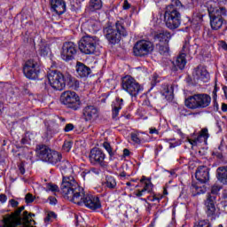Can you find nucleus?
<instances>
[{
    "label": "nucleus",
    "instance_id": "nucleus-3",
    "mask_svg": "<svg viewBox=\"0 0 227 227\" xmlns=\"http://www.w3.org/2000/svg\"><path fill=\"white\" fill-rule=\"evenodd\" d=\"M106 40L112 44L118 43L121 40V36H127V30L123 27V22L117 21L115 28L108 26L104 28Z\"/></svg>",
    "mask_w": 227,
    "mask_h": 227
},
{
    "label": "nucleus",
    "instance_id": "nucleus-31",
    "mask_svg": "<svg viewBox=\"0 0 227 227\" xmlns=\"http://www.w3.org/2000/svg\"><path fill=\"white\" fill-rule=\"evenodd\" d=\"M61 161V153L56 152V151H51L50 154V158H48L49 164H58V162Z\"/></svg>",
    "mask_w": 227,
    "mask_h": 227
},
{
    "label": "nucleus",
    "instance_id": "nucleus-55",
    "mask_svg": "<svg viewBox=\"0 0 227 227\" xmlns=\"http://www.w3.org/2000/svg\"><path fill=\"white\" fill-rule=\"evenodd\" d=\"M222 111H223V113H227V104L226 103L222 104Z\"/></svg>",
    "mask_w": 227,
    "mask_h": 227
},
{
    "label": "nucleus",
    "instance_id": "nucleus-13",
    "mask_svg": "<svg viewBox=\"0 0 227 227\" xmlns=\"http://www.w3.org/2000/svg\"><path fill=\"white\" fill-rule=\"evenodd\" d=\"M89 160L92 166H99L100 168H106V166H107L106 163V153L97 147L90 150Z\"/></svg>",
    "mask_w": 227,
    "mask_h": 227
},
{
    "label": "nucleus",
    "instance_id": "nucleus-41",
    "mask_svg": "<svg viewBox=\"0 0 227 227\" xmlns=\"http://www.w3.org/2000/svg\"><path fill=\"white\" fill-rule=\"evenodd\" d=\"M103 147L106 150L109 155H113V149L111 148V144H109V142H104Z\"/></svg>",
    "mask_w": 227,
    "mask_h": 227
},
{
    "label": "nucleus",
    "instance_id": "nucleus-59",
    "mask_svg": "<svg viewBox=\"0 0 227 227\" xmlns=\"http://www.w3.org/2000/svg\"><path fill=\"white\" fill-rule=\"evenodd\" d=\"M217 159H223V153H216Z\"/></svg>",
    "mask_w": 227,
    "mask_h": 227
},
{
    "label": "nucleus",
    "instance_id": "nucleus-8",
    "mask_svg": "<svg viewBox=\"0 0 227 227\" xmlns=\"http://www.w3.org/2000/svg\"><path fill=\"white\" fill-rule=\"evenodd\" d=\"M60 102L68 109H73V111H77L81 109V98L75 91L66 90L60 96Z\"/></svg>",
    "mask_w": 227,
    "mask_h": 227
},
{
    "label": "nucleus",
    "instance_id": "nucleus-47",
    "mask_svg": "<svg viewBox=\"0 0 227 227\" xmlns=\"http://www.w3.org/2000/svg\"><path fill=\"white\" fill-rule=\"evenodd\" d=\"M40 54L41 56H47V54H49V48L47 47H41L40 49Z\"/></svg>",
    "mask_w": 227,
    "mask_h": 227
},
{
    "label": "nucleus",
    "instance_id": "nucleus-5",
    "mask_svg": "<svg viewBox=\"0 0 227 227\" xmlns=\"http://www.w3.org/2000/svg\"><path fill=\"white\" fill-rule=\"evenodd\" d=\"M100 45V39L95 35H83L79 42V50L83 54H95L97 47Z\"/></svg>",
    "mask_w": 227,
    "mask_h": 227
},
{
    "label": "nucleus",
    "instance_id": "nucleus-38",
    "mask_svg": "<svg viewBox=\"0 0 227 227\" xmlns=\"http://www.w3.org/2000/svg\"><path fill=\"white\" fill-rule=\"evenodd\" d=\"M56 217H58L56 213L51 211V212H48L46 217L44 218V221L45 223H51V221H52L53 219H56Z\"/></svg>",
    "mask_w": 227,
    "mask_h": 227
},
{
    "label": "nucleus",
    "instance_id": "nucleus-15",
    "mask_svg": "<svg viewBox=\"0 0 227 227\" xmlns=\"http://www.w3.org/2000/svg\"><path fill=\"white\" fill-rule=\"evenodd\" d=\"M137 187H141L140 189H137ZM136 190L134 192V195L137 196V198H141L142 196H145V194H150L153 192V184H152V181L150 179H147L146 176H143L140 179V183L136 186Z\"/></svg>",
    "mask_w": 227,
    "mask_h": 227
},
{
    "label": "nucleus",
    "instance_id": "nucleus-62",
    "mask_svg": "<svg viewBox=\"0 0 227 227\" xmlns=\"http://www.w3.org/2000/svg\"><path fill=\"white\" fill-rule=\"evenodd\" d=\"M163 196H168V190L166 188L163 190Z\"/></svg>",
    "mask_w": 227,
    "mask_h": 227
},
{
    "label": "nucleus",
    "instance_id": "nucleus-20",
    "mask_svg": "<svg viewBox=\"0 0 227 227\" xmlns=\"http://www.w3.org/2000/svg\"><path fill=\"white\" fill-rule=\"evenodd\" d=\"M195 178L198 182H200V184H207V182L210 180V170L207 166L199 167L195 172Z\"/></svg>",
    "mask_w": 227,
    "mask_h": 227
},
{
    "label": "nucleus",
    "instance_id": "nucleus-11",
    "mask_svg": "<svg viewBox=\"0 0 227 227\" xmlns=\"http://www.w3.org/2000/svg\"><path fill=\"white\" fill-rule=\"evenodd\" d=\"M23 74L27 79L35 81L40 75V67L35 59H28L23 67Z\"/></svg>",
    "mask_w": 227,
    "mask_h": 227
},
{
    "label": "nucleus",
    "instance_id": "nucleus-43",
    "mask_svg": "<svg viewBox=\"0 0 227 227\" xmlns=\"http://www.w3.org/2000/svg\"><path fill=\"white\" fill-rule=\"evenodd\" d=\"M149 201H157L158 203L162 200V195H153L148 197Z\"/></svg>",
    "mask_w": 227,
    "mask_h": 227
},
{
    "label": "nucleus",
    "instance_id": "nucleus-34",
    "mask_svg": "<svg viewBox=\"0 0 227 227\" xmlns=\"http://www.w3.org/2000/svg\"><path fill=\"white\" fill-rule=\"evenodd\" d=\"M167 8H170L171 10H180V8H184V4L180 0H171V4L167 6Z\"/></svg>",
    "mask_w": 227,
    "mask_h": 227
},
{
    "label": "nucleus",
    "instance_id": "nucleus-63",
    "mask_svg": "<svg viewBox=\"0 0 227 227\" xmlns=\"http://www.w3.org/2000/svg\"><path fill=\"white\" fill-rule=\"evenodd\" d=\"M148 207H147V211L150 212V208H152V205L150 203H147Z\"/></svg>",
    "mask_w": 227,
    "mask_h": 227
},
{
    "label": "nucleus",
    "instance_id": "nucleus-22",
    "mask_svg": "<svg viewBox=\"0 0 227 227\" xmlns=\"http://www.w3.org/2000/svg\"><path fill=\"white\" fill-rule=\"evenodd\" d=\"M36 152L39 159H41L43 162H47L51 157L52 150H51V148H49L47 145H37Z\"/></svg>",
    "mask_w": 227,
    "mask_h": 227
},
{
    "label": "nucleus",
    "instance_id": "nucleus-52",
    "mask_svg": "<svg viewBox=\"0 0 227 227\" xmlns=\"http://www.w3.org/2000/svg\"><path fill=\"white\" fill-rule=\"evenodd\" d=\"M50 205H56L58 200L55 197H49Z\"/></svg>",
    "mask_w": 227,
    "mask_h": 227
},
{
    "label": "nucleus",
    "instance_id": "nucleus-36",
    "mask_svg": "<svg viewBox=\"0 0 227 227\" xmlns=\"http://www.w3.org/2000/svg\"><path fill=\"white\" fill-rule=\"evenodd\" d=\"M131 141L137 145H141V143H143V139L139 137V133H131Z\"/></svg>",
    "mask_w": 227,
    "mask_h": 227
},
{
    "label": "nucleus",
    "instance_id": "nucleus-6",
    "mask_svg": "<svg viewBox=\"0 0 227 227\" xmlns=\"http://www.w3.org/2000/svg\"><path fill=\"white\" fill-rule=\"evenodd\" d=\"M164 22L168 29H177L182 24V15L176 9L166 7L164 13Z\"/></svg>",
    "mask_w": 227,
    "mask_h": 227
},
{
    "label": "nucleus",
    "instance_id": "nucleus-26",
    "mask_svg": "<svg viewBox=\"0 0 227 227\" xmlns=\"http://www.w3.org/2000/svg\"><path fill=\"white\" fill-rule=\"evenodd\" d=\"M76 73L79 77L84 79L91 74V68L84 65L83 63L77 62L76 64Z\"/></svg>",
    "mask_w": 227,
    "mask_h": 227
},
{
    "label": "nucleus",
    "instance_id": "nucleus-23",
    "mask_svg": "<svg viewBox=\"0 0 227 227\" xmlns=\"http://www.w3.org/2000/svg\"><path fill=\"white\" fill-rule=\"evenodd\" d=\"M51 6L57 15H63L67 12V4L63 0H51Z\"/></svg>",
    "mask_w": 227,
    "mask_h": 227
},
{
    "label": "nucleus",
    "instance_id": "nucleus-57",
    "mask_svg": "<svg viewBox=\"0 0 227 227\" xmlns=\"http://www.w3.org/2000/svg\"><path fill=\"white\" fill-rule=\"evenodd\" d=\"M223 91L224 97L227 100V86L226 85L223 86Z\"/></svg>",
    "mask_w": 227,
    "mask_h": 227
},
{
    "label": "nucleus",
    "instance_id": "nucleus-33",
    "mask_svg": "<svg viewBox=\"0 0 227 227\" xmlns=\"http://www.w3.org/2000/svg\"><path fill=\"white\" fill-rule=\"evenodd\" d=\"M163 95L168 98H173V85H167L165 88H163Z\"/></svg>",
    "mask_w": 227,
    "mask_h": 227
},
{
    "label": "nucleus",
    "instance_id": "nucleus-61",
    "mask_svg": "<svg viewBox=\"0 0 227 227\" xmlns=\"http://www.w3.org/2000/svg\"><path fill=\"white\" fill-rule=\"evenodd\" d=\"M26 143H27V139L22 138L21 139V145H26Z\"/></svg>",
    "mask_w": 227,
    "mask_h": 227
},
{
    "label": "nucleus",
    "instance_id": "nucleus-29",
    "mask_svg": "<svg viewBox=\"0 0 227 227\" xmlns=\"http://www.w3.org/2000/svg\"><path fill=\"white\" fill-rule=\"evenodd\" d=\"M191 191L193 196H198V194H205V192H207V188L200 184V183L192 182Z\"/></svg>",
    "mask_w": 227,
    "mask_h": 227
},
{
    "label": "nucleus",
    "instance_id": "nucleus-46",
    "mask_svg": "<svg viewBox=\"0 0 227 227\" xmlns=\"http://www.w3.org/2000/svg\"><path fill=\"white\" fill-rule=\"evenodd\" d=\"M74 124L68 123L66 125V127L64 129V132H70V131L74 130Z\"/></svg>",
    "mask_w": 227,
    "mask_h": 227
},
{
    "label": "nucleus",
    "instance_id": "nucleus-18",
    "mask_svg": "<svg viewBox=\"0 0 227 227\" xmlns=\"http://www.w3.org/2000/svg\"><path fill=\"white\" fill-rule=\"evenodd\" d=\"M193 79L195 81H201L202 82H208L210 81V74L207 70V67L199 66L193 71Z\"/></svg>",
    "mask_w": 227,
    "mask_h": 227
},
{
    "label": "nucleus",
    "instance_id": "nucleus-56",
    "mask_svg": "<svg viewBox=\"0 0 227 227\" xmlns=\"http://www.w3.org/2000/svg\"><path fill=\"white\" fill-rule=\"evenodd\" d=\"M123 155H125V157H129L130 155V151L129 149H124Z\"/></svg>",
    "mask_w": 227,
    "mask_h": 227
},
{
    "label": "nucleus",
    "instance_id": "nucleus-32",
    "mask_svg": "<svg viewBox=\"0 0 227 227\" xmlns=\"http://www.w3.org/2000/svg\"><path fill=\"white\" fill-rule=\"evenodd\" d=\"M105 187H106V189H112V190L116 189L117 187L116 179L112 176H106V181H105Z\"/></svg>",
    "mask_w": 227,
    "mask_h": 227
},
{
    "label": "nucleus",
    "instance_id": "nucleus-45",
    "mask_svg": "<svg viewBox=\"0 0 227 227\" xmlns=\"http://www.w3.org/2000/svg\"><path fill=\"white\" fill-rule=\"evenodd\" d=\"M219 191H221V186L217 184H214L211 188L212 194H218Z\"/></svg>",
    "mask_w": 227,
    "mask_h": 227
},
{
    "label": "nucleus",
    "instance_id": "nucleus-50",
    "mask_svg": "<svg viewBox=\"0 0 227 227\" xmlns=\"http://www.w3.org/2000/svg\"><path fill=\"white\" fill-rule=\"evenodd\" d=\"M122 8L123 10H130V3H129V0H124Z\"/></svg>",
    "mask_w": 227,
    "mask_h": 227
},
{
    "label": "nucleus",
    "instance_id": "nucleus-4",
    "mask_svg": "<svg viewBox=\"0 0 227 227\" xmlns=\"http://www.w3.org/2000/svg\"><path fill=\"white\" fill-rule=\"evenodd\" d=\"M212 102V98L207 94H195L188 97L184 104L188 109H205Z\"/></svg>",
    "mask_w": 227,
    "mask_h": 227
},
{
    "label": "nucleus",
    "instance_id": "nucleus-12",
    "mask_svg": "<svg viewBox=\"0 0 227 227\" xmlns=\"http://www.w3.org/2000/svg\"><path fill=\"white\" fill-rule=\"evenodd\" d=\"M77 55V44L74 42H66L63 43L60 57L64 61H72V59H75V56Z\"/></svg>",
    "mask_w": 227,
    "mask_h": 227
},
{
    "label": "nucleus",
    "instance_id": "nucleus-37",
    "mask_svg": "<svg viewBox=\"0 0 227 227\" xmlns=\"http://www.w3.org/2000/svg\"><path fill=\"white\" fill-rule=\"evenodd\" d=\"M46 191H51V192H59V187L54 184H46Z\"/></svg>",
    "mask_w": 227,
    "mask_h": 227
},
{
    "label": "nucleus",
    "instance_id": "nucleus-27",
    "mask_svg": "<svg viewBox=\"0 0 227 227\" xmlns=\"http://www.w3.org/2000/svg\"><path fill=\"white\" fill-rule=\"evenodd\" d=\"M121 107H123V98H116L112 103V118H118Z\"/></svg>",
    "mask_w": 227,
    "mask_h": 227
},
{
    "label": "nucleus",
    "instance_id": "nucleus-40",
    "mask_svg": "<svg viewBox=\"0 0 227 227\" xmlns=\"http://www.w3.org/2000/svg\"><path fill=\"white\" fill-rule=\"evenodd\" d=\"M194 227H212V224H210V223L207 220H202L200 221L199 223Z\"/></svg>",
    "mask_w": 227,
    "mask_h": 227
},
{
    "label": "nucleus",
    "instance_id": "nucleus-35",
    "mask_svg": "<svg viewBox=\"0 0 227 227\" xmlns=\"http://www.w3.org/2000/svg\"><path fill=\"white\" fill-rule=\"evenodd\" d=\"M90 8L92 11L100 10L102 8V0H90Z\"/></svg>",
    "mask_w": 227,
    "mask_h": 227
},
{
    "label": "nucleus",
    "instance_id": "nucleus-9",
    "mask_svg": "<svg viewBox=\"0 0 227 227\" xmlns=\"http://www.w3.org/2000/svg\"><path fill=\"white\" fill-rule=\"evenodd\" d=\"M121 86L122 90L127 91V93H129L131 97H137L139 92L143 90L139 82H137V81H136V79L130 75L122 77Z\"/></svg>",
    "mask_w": 227,
    "mask_h": 227
},
{
    "label": "nucleus",
    "instance_id": "nucleus-54",
    "mask_svg": "<svg viewBox=\"0 0 227 227\" xmlns=\"http://www.w3.org/2000/svg\"><path fill=\"white\" fill-rule=\"evenodd\" d=\"M220 43H221L222 49H223V51H227V43H226V42L221 41Z\"/></svg>",
    "mask_w": 227,
    "mask_h": 227
},
{
    "label": "nucleus",
    "instance_id": "nucleus-14",
    "mask_svg": "<svg viewBox=\"0 0 227 227\" xmlns=\"http://www.w3.org/2000/svg\"><path fill=\"white\" fill-rule=\"evenodd\" d=\"M189 43H184L183 46V52H181L174 61H172V70L177 72V70H184L187 65L186 56L189 54Z\"/></svg>",
    "mask_w": 227,
    "mask_h": 227
},
{
    "label": "nucleus",
    "instance_id": "nucleus-53",
    "mask_svg": "<svg viewBox=\"0 0 227 227\" xmlns=\"http://www.w3.org/2000/svg\"><path fill=\"white\" fill-rule=\"evenodd\" d=\"M149 134H159V130L155 128H150Z\"/></svg>",
    "mask_w": 227,
    "mask_h": 227
},
{
    "label": "nucleus",
    "instance_id": "nucleus-48",
    "mask_svg": "<svg viewBox=\"0 0 227 227\" xmlns=\"http://www.w3.org/2000/svg\"><path fill=\"white\" fill-rule=\"evenodd\" d=\"M8 201V197L4 193L0 194V203L4 204Z\"/></svg>",
    "mask_w": 227,
    "mask_h": 227
},
{
    "label": "nucleus",
    "instance_id": "nucleus-51",
    "mask_svg": "<svg viewBox=\"0 0 227 227\" xmlns=\"http://www.w3.org/2000/svg\"><path fill=\"white\" fill-rule=\"evenodd\" d=\"M19 170L21 175H24V173H26V168H24V163H20L19 165Z\"/></svg>",
    "mask_w": 227,
    "mask_h": 227
},
{
    "label": "nucleus",
    "instance_id": "nucleus-7",
    "mask_svg": "<svg viewBox=\"0 0 227 227\" xmlns=\"http://www.w3.org/2000/svg\"><path fill=\"white\" fill-rule=\"evenodd\" d=\"M155 49V45L153 42L148 40H139L133 46V54L137 58H146L149 54H152Z\"/></svg>",
    "mask_w": 227,
    "mask_h": 227
},
{
    "label": "nucleus",
    "instance_id": "nucleus-28",
    "mask_svg": "<svg viewBox=\"0 0 227 227\" xmlns=\"http://www.w3.org/2000/svg\"><path fill=\"white\" fill-rule=\"evenodd\" d=\"M216 175L219 182L223 185H227V165L219 167L216 169Z\"/></svg>",
    "mask_w": 227,
    "mask_h": 227
},
{
    "label": "nucleus",
    "instance_id": "nucleus-25",
    "mask_svg": "<svg viewBox=\"0 0 227 227\" xmlns=\"http://www.w3.org/2000/svg\"><path fill=\"white\" fill-rule=\"evenodd\" d=\"M215 196H212L210 194L207 195V200L205 202L206 205V214L208 217H212V215H215Z\"/></svg>",
    "mask_w": 227,
    "mask_h": 227
},
{
    "label": "nucleus",
    "instance_id": "nucleus-19",
    "mask_svg": "<svg viewBox=\"0 0 227 227\" xmlns=\"http://www.w3.org/2000/svg\"><path fill=\"white\" fill-rule=\"evenodd\" d=\"M210 137V134H208V129L203 128L200 132L196 138H188V143L192 145V146H198V145L201 143H205L207 145V141Z\"/></svg>",
    "mask_w": 227,
    "mask_h": 227
},
{
    "label": "nucleus",
    "instance_id": "nucleus-2",
    "mask_svg": "<svg viewBox=\"0 0 227 227\" xmlns=\"http://www.w3.org/2000/svg\"><path fill=\"white\" fill-rule=\"evenodd\" d=\"M59 169L62 173V183L60 185V192L62 196H67L68 192L74 190L79 185V183L74 177V172L72 164L68 160H63L59 163Z\"/></svg>",
    "mask_w": 227,
    "mask_h": 227
},
{
    "label": "nucleus",
    "instance_id": "nucleus-49",
    "mask_svg": "<svg viewBox=\"0 0 227 227\" xmlns=\"http://www.w3.org/2000/svg\"><path fill=\"white\" fill-rule=\"evenodd\" d=\"M9 203H10L11 207H12V208H17V207H19V201L13 200V199L9 200Z\"/></svg>",
    "mask_w": 227,
    "mask_h": 227
},
{
    "label": "nucleus",
    "instance_id": "nucleus-16",
    "mask_svg": "<svg viewBox=\"0 0 227 227\" xmlns=\"http://www.w3.org/2000/svg\"><path fill=\"white\" fill-rule=\"evenodd\" d=\"M224 16H226V13L223 12L209 15L210 26L214 31H218V29H221L226 24V21L223 19Z\"/></svg>",
    "mask_w": 227,
    "mask_h": 227
},
{
    "label": "nucleus",
    "instance_id": "nucleus-24",
    "mask_svg": "<svg viewBox=\"0 0 227 227\" xmlns=\"http://www.w3.org/2000/svg\"><path fill=\"white\" fill-rule=\"evenodd\" d=\"M154 42H159L163 45H168L169 40H171V33L167 30H162L160 32H156L153 36Z\"/></svg>",
    "mask_w": 227,
    "mask_h": 227
},
{
    "label": "nucleus",
    "instance_id": "nucleus-30",
    "mask_svg": "<svg viewBox=\"0 0 227 227\" xmlns=\"http://www.w3.org/2000/svg\"><path fill=\"white\" fill-rule=\"evenodd\" d=\"M66 85L69 86V88H72V90H78L79 88V81H77L74 77H73L70 74L66 75L65 78Z\"/></svg>",
    "mask_w": 227,
    "mask_h": 227
},
{
    "label": "nucleus",
    "instance_id": "nucleus-64",
    "mask_svg": "<svg viewBox=\"0 0 227 227\" xmlns=\"http://www.w3.org/2000/svg\"><path fill=\"white\" fill-rule=\"evenodd\" d=\"M126 185L130 186V185H132V184L130 182H127Z\"/></svg>",
    "mask_w": 227,
    "mask_h": 227
},
{
    "label": "nucleus",
    "instance_id": "nucleus-58",
    "mask_svg": "<svg viewBox=\"0 0 227 227\" xmlns=\"http://www.w3.org/2000/svg\"><path fill=\"white\" fill-rule=\"evenodd\" d=\"M88 173H96V175H98V171H97L95 168H91L90 170L87 171L86 175H88Z\"/></svg>",
    "mask_w": 227,
    "mask_h": 227
},
{
    "label": "nucleus",
    "instance_id": "nucleus-17",
    "mask_svg": "<svg viewBox=\"0 0 227 227\" xmlns=\"http://www.w3.org/2000/svg\"><path fill=\"white\" fill-rule=\"evenodd\" d=\"M82 116L85 121H95L98 118V108L95 106H87L82 109Z\"/></svg>",
    "mask_w": 227,
    "mask_h": 227
},
{
    "label": "nucleus",
    "instance_id": "nucleus-10",
    "mask_svg": "<svg viewBox=\"0 0 227 227\" xmlns=\"http://www.w3.org/2000/svg\"><path fill=\"white\" fill-rule=\"evenodd\" d=\"M65 78L66 76L61 71L53 70L48 73L49 84L57 91H63V89L66 87Z\"/></svg>",
    "mask_w": 227,
    "mask_h": 227
},
{
    "label": "nucleus",
    "instance_id": "nucleus-1",
    "mask_svg": "<svg viewBox=\"0 0 227 227\" xmlns=\"http://www.w3.org/2000/svg\"><path fill=\"white\" fill-rule=\"evenodd\" d=\"M64 198L75 203V205H80V207L84 205V207L90 208V210H98V208H102L100 199L95 195L86 194L84 188L81 187L79 184L73 191L67 193Z\"/></svg>",
    "mask_w": 227,
    "mask_h": 227
},
{
    "label": "nucleus",
    "instance_id": "nucleus-21",
    "mask_svg": "<svg viewBox=\"0 0 227 227\" xmlns=\"http://www.w3.org/2000/svg\"><path fill=\"white\" fill-rule=\"evenodd\" d=\"M208 15H217L218 13H226V8L219 7V2L214 0H208L206 3Z\"/></svg>",
    "mask_w": 227,
    "mask_h": 227
},
{
    "label": "nucleus",
    "instance_id": "nucleus-44",
    "mask_svg": "<svg viewBox=\"0 0 227 227\" xmlns=\"http://www.w3.org/2000/svg\"><path fill=\"white\" fill-rule=\"evenodd\" d=\"M159 51H160V54L164 56V54H168V52H169V47L160 45Z\"/></svg>",
    "mask_w": 227,
    "mask_h": 227
},
{
    "label": "nucleus",
    "instance_id": "nucleus-42",
    "mask_svg": "<svg viewBox=\"0 0 227 227\" xmlns=\"http://www.w3.org/2000/svg\"><path fill=\"white\" fill-rule=\"evenodd\" d=\"M25 201L27 204L33 203V201H35V196H33L31 193H27L25 196Z\"/></svg>",
    "mask_w": 227,
    "mask_h": 227
},
{
    "label": "nucleus",
    "instance_id": "nucleus-60",
    "mask_svg": "<svg viewBox=\"0 0 227 227\" xmlns=\"http://www.w3.org/2000/svg\"><path fill=\"white\" fill-rule=\"evenodd\" d=\"M120 176H121V178H125V176H127V173L121 172V173L120 174Z\"/></svg>",
    "mask_w": 227,
    "mask_h": 227
},
{
    "label": "nucleus",
    "instance_id": "nucleus-39",
    "mask_svg": "<svg viewBox=\"0 0 227 227\" xmlns=\"http://www.w3.org/2000/svg\"><path fill=\"white\" fill-rule=\"evenodd\" d=\"M62 150L67 153L70 152V150H72V142L70 141L64 142Z\"/></svg>",
    "mask_w": 227,
    "mask_h": 227
}]
</instances>
